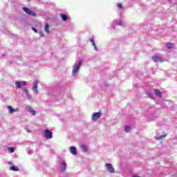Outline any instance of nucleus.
Returning a JSON list of instances; mask_svg holds the SVG:
<instances>
[{"label":"nucleus","instance_id":"nucleus-9","mask_svg":"<svg viewBox=\"0 0 177 177\" xmlns=\"http://www.w3.org/2000/svg\"><path fill=\"white\" fill-rule=\"evenodd\" d=\"M7 109H8V113L10 114H12V113H15V111H19V108L13 109V107H12V106H8Z\"/></svg>","mask_w":177,"mask_h":177},{"label":"nucleus","instance_id":"nucleus-23","mask_svg":"<svg viewBox=\"0 0 177 177\" xmlns=\"http://www.w3.org/2000/svg\"><path fill=\"white\" fill-rule=\"evenodd\" d=\"M62 165H63V169H62V171L64 172V171H66V162H62Z\"/></svg>","mask_w":177,"mask_h":177},{"label":"nucleus","instance_id":"nucleus-20","mask_svg":"<svg viewBox=\"0 0 177 177\" xmlns=\"http://www.w3.org/2000/svg\"><path fill=\"white\" fill-rule=\"evenodd\" d=\"M165 136H167V135L160 136L156 137V139L157 140H160L162 139V138H165Z\"/></svg>","mask_w":177,"mask_h":177},{"label":"nucleus","instance_id":"nucleus-28","mask_svg":"<svg viewBox=\"0 0 177 177\" xmlns=\"http://www.w3.org/2000/svg\"><path fill=\"white\" fill-rule=\"evenodd\" d=\"M40 37H44V32L40 33Z\"/></svg>","mask_w":177,"mask_h":177},{"label":"nucleus","instance_id":"nucleus-6","mask_svg":"<svg viewBox=\"0 0 177 177\" xmlns=\"http://www.w3.org/2000/svg\"><path fill=\"white\" fill-rule=\"evenodd\" d=\"M38 82H39L38 80H34L33 81V86H32V91L35 93H37V92H38V90H37Z\"/></svg>","mask_w":177,"mask_h":177},{"label":"nucleus","instance_id":"nucleus-18","mask_svg":"<svg viewBox=\"0 0 177 177\" xmlns=\"http://www.w3.org/2000/svg\"><path fill=\"white\" fill-rule=\"evenodd\" d=\"M10 171H19V167L17 166H11L10 167Z\"/></svg>","mask_w":177,"mask_h":177},{"label":"nucleus","instance_id":"nucleus-10","mask_svg":"<svg viewBox=\"0 0 177 177\" xmlns=\"http://www.w3.org/2000/svg\"><path fill=\"white\" fill-rule=\"evenodd\" d=\"M60 17L63 21H67V20H68V17H67L66 14H61Z\"/></svg>","mask_w":177,"mask_h":177},{"label":"nucleus","instance_id":"nucleus-25","mask_svg":"<svg viewBox=\"0 0 177 177\" xmlns=\"http://www.w3.org/2000/svg\"><path fill=\"white\" fill-rule=\"evenodd\" d=\"M147 95L148 97H149V99H153V95H151V93H147Z\"/></svg>","mask_w":177,"mask_h":177},{"label":"nucleus","instance_id":"nucleus-5","mask_svg":"<svg viewBox=\"0 0 177 177\" xmlns=\"http://www.w3.org/2000/svg\"><path fill=\"white\" fill-rule=\"evenodd\" d=\"M44 137L46 139H52V132L49 129H46L44 132Z\"/></svg>","mask_w":177,"mask_h":177},{"label":"nucleus","instance_id":"nucleus-22","mask_svg":"<svg viewBox=\"0 0 177 177\" xmlns=\"http://www.w3.org/2000/svg\"><path fill=\"white\" fill-rule=\"evenodd\" d=\"M124 130H125L126 132H129V131H131V127L126 126Z\"/></svg>","mask_w":177,"mask_h":177},{"label":"nucleus","instance_id":"nucleus-19","mask_svg":"<svg viewBox=\"0 0 177 177\" xmlns=\"http://www.w3.org/2000/svg\"><path fill=\"white\" fill-rule=\"evenodd\" d=\"M81 149L83 151H88V147L86 145H81Z\"/></svg>","mask_w":177,"mask_h":177},{"label":"nucleus","instance_id":"nucleus-11","mask_svg":"<svg viewBox=\"0 0 177 177\" xmlns=\"http://www.w3.org/2000/svg\"><path fill=\"white\" fill-rule=\"evenodd\" d=\"M70 151L71 154H73L74 156L77 154V149H75L74 147H70Z\"/></svg>","mask_w":177,"mask_h":177},{"label":"nucleus","instance_id":"nucleus-2","mask_svg":"<svg viewBox=\"0 0 177 177\" xmlns=\"http://www.w3.org/2000/svg\"><path fill=\"white\" fill-rule=\"evenodd\" d=\"M22 10H24V12H25V13H26V15H28L29 16H33V17H35V16H37V14H35V12L30 10V8H28L24 7L22 8Z\"/></svg>","mask_w":177,"mask_h":177},{"label":"nucleus","instance_id":"nucleus-1","mask_svg":"<svg viewBox=\"0 0 177 177\" xmlns=\"http://www.w3.org/2000/svg\"><path fill=\"white\" fill-rule=\"evenodd\" d=\"M82 65V61H81V58H79V60L77 62V66L73 69V75H77V73L80 71V68Z\"/></svg>","mask_w":177,"mask_h":177},{"label":"nucleus","instance_id":"nucleus-15","mask_svg":"<svg viewBox=\"0 0 177 177\" xmlns=\"http://www.w3.org/2000/svg\"><path fill=\"white\" fill-rule=\"evenodd\" d=\"M166 47L167 48V49H172V48H174V44L173 43H167Z\"/></svg>","mask_w":177,"mask_h":177},{"label":"nucleus","instance_id":"nucleus-14","mask_svg":"<svg viewBox=\"0 0 177 177\" xmlns=\"http://www.w3.org/2000/svg\"><path fill=\"white\" fill-rule=\"evenodd\" d=\"M44 30L46 31V32L47 34H49V24H46L45 26H44Z\"/></svg>","mask_w":177,"mask_h":177},{"label":"nucleus","instance_id":"nucleus-3","mask_svg":"<svg viewBox=\"0 0 177 177\" xmlns=\"http://www.w3.org/2000/svg\"><path fill=\"white\" fill-rule=\"evenodd\" d=\"M101 116H102V112L100 111V112L94 113L91 115V120L93 121H97V119L100 118Z\"/></svg>","mask_w":177,"mask_h":177},{"label":"nucleus","instance_id":"nucleus-21","mask_svg":"<svg viewBox=\"0 0 177 177\" xmlns=\"http://www.w3.org/2000/svg\"><path fill=\"white\" fill-rule=\"evenodd\" d=\"M8 151H10V153H15V149L13 147H8Z\"/></svg>","mask_w":177,"mask_h":177},{"label":"nucleus","instance_id":"nucleus-8","mask_svg":"<svg viewBox=\"0 0 177 177\" xmlns=\"http://www.w3.org/2000/svg\"><path fill=\"white\" fill-rule=\"evenodd\" d=\"M106 167L109 171V172H111V174H114V167H113V165L110 163H107L106 165Z\"/></svg>","mask_w":177,"mask_h":177},{"label":"nucleus","instance_id":"nucleus-12","mask_svg":"<svg viewBox=\"0 0 177 177\" xmlns=\"http://www.w3.org/2000/svg\"><path fill=\"white\" fill-rule=\"evenodd\" d=\"M27 111H28L29 113H30L31 114H32V115H35V114H36L35 111H34V110L32 109V108H31V107H28V108H27Z\"/></svg>","mask_w":177,"mask_h":177},{"label":"nucleus","instance_id":"nucleus-27","mask_svg":"<svg viewBox=\"0 0 177 177\" xmlns=\"http://www.w3.org/2000/svg\"><path fill=\"white\" fill-rule=\"evenodd\" d=\"M118 26H122V21H119L118 22Z\"/></svg>","mask_w":177,"mask_h":177},{"label":"nucleus","instance_id":"nucleus-4","mask_svg":"<svg viewBox=\"0 0 177 177\" xmlns=\"http://www.w3.org/2000/svg\"><path fill=\"white\" fill-rule=\"evenodd\" d=\"M27 85V82L26 81H24V82H19V81H16L15 82V86L16 88H21V86H24Z\"/></svg>","mask_w":177,"mask_h":177},{"label":"nucleus","instance_id":"nucleus-26","mask_svg":"<svg viewBox=\"0 0 177 177\" xmlns=\"http://www.w3.org/2000/svg\"><path fill=\"white\" fill-rule=\"evenodd\" d=\"M32 30H33L35 31V32H37V30L35 28H32Z\"/></svg>","mask_w":177,"mask_h":177},{"label":"nucleus","instance_id":"nucleus-16","mask_svg":"<svg viewBox=\"0 0 177 177\" xmlns=\"http://www.w3.org/2000/svg\"><path fill=\"white\" fill-rule=\"evenodd\" d=\"M154 92H155V94L156 95V96H158L159 97H161V91H160V90L155 89Z\"/></svg>","mask_w":177,"mask_h":177},{"label":"nucleus","instance_id":"nucleus-7","mask_svg":"<svg viewBox=\"0 0 177 177\" xmlns=\"http://www.w3.org/2000/svg\"><path fill=\"white\" fill-rule=\"evenodd\" d=\"M154 63H157V62H160V63H162L163 60L161 58V57L158 56V55H155L153 57H152Z\"/></svg>","mask_w":177,"mask_h":177},{"label":"nucleus","instance_id":"nucleus-17","mask_svg":"<svg viewBox=\"0 0 177 177\" xmlns=\"http://www.w3.org/2000/svg\"><path fill=\"white\" fill-rule=\"evenodd\" d=\"M24 92L25 93L26 96L28 99H31V95H30V94L28 93V90L24 89Z\"/></svg>","mask_w":177,"mask_h":177},{"label":"nucleus","instance_id":"nucleus-29","mask_svg":"<svg viewBox=\"0 0 177 177\" xmlns=\"http://www.w3.org/2000/svg\"><path fill=\"white\" fill-rule=\"evenodd\" d=\"M31 0H28V2H30Z\"/></svg>","mask_w":177,"mask_h":177},{"label":"nucleus","instance_id":"nucleus-24","mask_svg":"<svg viewBox=\"0 0 177 177\" xmlns=\"http://www.w3.org/2000/svg\"><path fill=\"white\" fill-rule=\"evenodd\" d=\"M117 6H118V9H122V4H121V3H118V4H117Z\"/></svg>","mask_w":177,"mask_h":177},{"label":"nucleus","instance_id":"nucleus-13","mask_svg":"<svg viewBox=\"0 0 177 177\" xmlns=\"http://www.w3.org/2000/svg\"><path fill=\"white\" fill-rule=\"evenodd\" d=\"M89 41L90 42H91V44H93V46H94L95 50H97V49L96 48V44H95V39L93 37L90 38Z\"/></svg>","mask_w":177,"mask_h":177}]
</instances>
